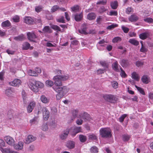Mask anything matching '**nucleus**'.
Instances as JSON below:
<instances>
[{"mask_svg": "<svg viewBox=\"0 0 153 153\" xmlns=\"http://www.w3.org/2000/svg\"><path fill=\"white\" fill-rule=\"evenodd\" d=\"M118 14L116 10H112L109 13V15L111 16H117Z\"/></svg>", "mask_w": 153, "mask_h": 153, "instance_id": "603ef678", "label": "nucleus"}, {"mask_svg": "<svg viewBox=\"0 0 153 153\" xmlns=\"http://www.w3.org/2000/svg\"><path fill=\"white\" fill-rule=\"evenodd\" d=\"M83 123V120L80 118H78V119L76 121V124L78 125H82Z\"/></svg>", "mask_w": 153, "mask_h": 153, "instance_id": "13d9d810", "label": "nucleus"}, {"mask_svg": "<svg viewBox=\"0 0 153 153\" xmlns=\"http://www.w3.org/2000/svg\"><path fill=\"white\" fill-rule=\"evenodd\" d=\"M144 21L147 22L152 23L153 22V19L151 18H147L144 19Z\"/></svg>", "mask_w": 153, "mask_h": 153, "instance_id": "6e6d98bb", "label": "nucleus"}, {"mask_svg": "<svg viewBox=\"0 0 153 153\" xmlns=\"http://www.w3.org/2000/svg\"><path fill=\"white\" fill-rule=\"evenodd\" d=\"M78 118H82L85 121H89L91 119L89 114L86 112L79 114Z\"/></svg>", "mask_w": 153, "mask_h": 153, "instance_id": "0eeeda50", "label": "nucleus"}, {"mask_svg": "<svg viewBox=\"0 0 153 153\" xmlns=\"http://www.w3.org/2000/svg\"><path fill=\"white\" fill-rule=\"evenodd\" d=\"M27 35L28 39L31 41L34 42L35 39L37 38V36L33 32H28Z\"/></svg>", "mask_w": 153, "mask_h": 153, "instance_id": "f8f14e48", "label": "nucleus"}, {"mask_svg": "<svg viewBox=\"0 0 153 153\" xmlns=\"http://www.w3.org/2000/svg\"><path fill=\"white\" fill-rule=\"evenodd\" d=\"M42 9V6H39L35 7V10L37 12H40Z\"/></svg>", "mask_w": 153, "mask_h": 153, "instance_id": "338daca9", "label": "nucleus"}, {"mask_svg": "<svg viewBox=\"0 0 153 153\" xmlns=\"http://www.w3.org/2000/svg\"><path fill=\"white\" fill-rule=\"evenodd\" d=\"M29 86L33 91L37 92L39 91V88H42L44 87V84L40 81L33 80L30 82Z\"/></svg>", "mask_w": 153, "mask_h": 153, "instance_id": "f03ea898", "label": "nucleus"}, {"mask_svg": "<svg viewBox=\"0 0 153 153\" xmlns=\"http://www.w3.org/2000/svg\"><path fill=\"white\" fill-rule=\"evenodd\" d=\"M46 85L48 87H51L53 85V82L51 80H47L45 82Z\"/></svg>", "mask_w": 153, "mask_h": 153, "instance_id": "f704fd0d", "label": "nucleus"}, {"mask_svg": "<svg viewBox=\"0 0 153 153\" xmlns=\"http://www.w3.org/2000/svg\"><path fill=\"white\" fill-rule=\"evenodd\" d=\"M128 20L131 22H136L139 19L138 17L135 14H133L128 17Z\"/></svg>", "mask_w": 153, "mask_h": 153, "instance_id": "f3484780", "label": "nucleus"}, {"mask_svg": "<svg viewBox=\"0 0 153 153\" xmlns=\"http://www.w3.org/2000/svg\"><path fill=\"white\" fill-rule=\"evenodd\" d=\"M43 116L45 120H47L49 117L50 112L48 108L46 107H43L42 108Z\"/></svg>", "mask_w": 153, "mask_h": 153, "instance_id": "423d86ee", "label": "nucleus"}, {"mask_svg": "<svg viewBox=\"0 0 153 153\" xmlns=\"http://www.w3.org/2000/svg\"><path fill=\"white\" fill-rule=\"evenodd\" d=\"M14 148L17 150H21L23 148L24 143L22 141H20L18 143L15 144L13 145Z\"/></svg>", "mask_w": 153, "mask_h": 153, "instance_id": "1a4fd4ad", "label": "nucleus"}, {"mask_svg": "<svg viewBox=\"0 0 153 153\" xmlns=\"http://www.w3.org/2000/svg\"><path fill=\"white\" fill-rule=\"evenodd\" d=\"M43 31L44 33H51V30L49 27L46 26L43 28Z\"/></svg>", "mask_w": 153, "mask_h": 153, "instance_id": "4c0bfd02", "label": "nucleus"}, {"mask_svg": "<svg viewBox=\"0 0 153 153\" xmlns=\"http://www.w3.org/2000/svg\"><path fill=\"white\" fill-rule=\"evenodd\" d=\"M144 65V62L141 61H138L136 62V65L138 67H141Z\"/></svg>", "mask_w": 153, "mask_h": 153, "instance_id": "c03bdc74", "label": "nucleus"}, {"mask_svg": "<svg viewBox=\"0 0 153 153\" xmlns=\"http://www.w3.org/2000/svg\"><path fill=\"white\" fill-rule=\"evenodd\" d=\"M107 3L106 0H102V1H99L97 2V4H102V5H105Z\"/></svg>", "mask_w": 153, "mask_h": 153, "instance_id": "0e129e2a", "label": "nucleus"}, {"mask_svg": "<svg viewBox=\"0 0 153 153\" xmlns=\"http://www.w3.org/2000/svg\"><path fill=\"white\" fill-rule=\"evenodd\" d=\"M12 19L14 22H18L19 21V16H16L13 17Z\"/></svg>", "mask_w": 153, "mask_h": 153, "instance_id": "052dcab7", "label": "nucleus"}, {"mask_svg": "<svg viewBox=\"0 0 153 153\" xmlns=\"http://www.w3.org/2000/svg\"><path fill=\"white\" fill-rule=\"evenodd\" d=\"M79 140L81 142L84 143L87 140V137L83 135H80L79 136Z\"/></svg>", "mask_w": 153, "mask_h": 153, "instance_id": "2f4dec72", "label": "nucleus"}, {"mask_svg": "<svg viewBox=\"0 0 153 153\" xmlns=\"http://www.w3.org/2000/svg\"><path fill=\"white\" fill-rule=\"evenodd\" d=\"M123 140L126 141L128 140L130 138V136L127 135H123L122 136Z\"/></svg>", "mask_w": 153, "mask_h": 153, "instance_id": "4d7b16f0", "label": "nucleus"}, {"mask_svg": "<svg viewBox=\"0 0 153 153\" xmlns=\"http://www.w3.org/2000/svg\"><path fill=\"white\" fill-rule=\"evenodd\" d=\"M79 112V110L77 109H73L70 112L72 117L69 120V123H71L73 122L75 118L77 117Z\"/></svg>", "mask_w": 153, "mask_h": 153, "instance_id": "39448f33", "label": "nucleus"}, {"mask_svg": "<svg viewBox=\"0 0 153 153\" xmlns=\"http://www.w3.org/2000/svg\"><path fill=\"white\" fill-rule=\"evenodd\" d=\"M60 138L62 140L65 139L67 137V132L65 131V132L62 133L60 136Z\"/></svg>", "mask_w": 153, "mask_h": 153, "instance_id": "de8ad7c7", "label": "nucleus"}, {"mask_svg": "<svg viewBox=\"0 0 153 153\" xmlns=\"http://www.w3.org/2000/svg\"><path fill=\"white\" fill-rule=\"evenodd\" d=\"M57 74L58 75L54 76L53 78L54 84L56 86H53V88L55 91L58 93L56 95V99L59 100L64 95V91L65 89L66 88V86L62 87L59 86L62 85L61 81L65 80L66 77L65 76L60 75V74H63L61 70H58L57 71Z\"/></svg>", "mask_w": 153, "mask_h": 153, "instance_id": "f257e3e1", "label": "nucleus"}, {"mask_svg": "<svg viewBox=\"0 0 153 153\" xmlns=\"http://www.w3.org/2000/svg\"><path fill=\"white\" fill-rule=\"evenodd\" d=\"M132 78L137 81H139L140 79V77L138 74L135 72H134L131 74Z\"/></svg>", "mask_w": 153, "mask_h": 153, "instance_id": "393cba45", "label": "nucleus"}, {"mask_svg": "<svg viewBox=\"0 0 153 153\" xmlns=\"http://www.w3.org/2000/svg\"><path fill=\"white\" fill-rule=\"evenodd\" d=\"M110 4L111 8L113 9H116L118 6V2L117 1L111 2Z\"/></svg>", "mask_w": 153, "mask_h": 153, "instance_id": "bb28decb", "label": "nucleus"}, {"mask_svg": "<svg viewBox=\"0 0 153 153\" xmlns=\"http://www.w3.org/2000/svg\"><path fill=\"white\" fill-rule=\"evenodd\" d=\"M119 66L120 67V66L119 65L118 62L117 61L113 62L112 64V69L115 71L117 72H120V70L119 68Z\"/></svg>", "mask_w": 153, "mask_h": 153, "instance_id": "2eb2a0df", "label": "nucleus"}, {"mask_svg": "<svg viewBox=\"0 0 153 153\" xmlns=\"http://www.w3.org/2000/svg\"><path fill=\"white\" fill-rule=\"evenodd\" d=\"M28 74L30 76H36L38 75L37 73L35 71L31 70H30L28 71Z\"/></svg>", "mask_w": 153, "mask_h": 153, "instance_id": "473e14b6", "label": "nucleus"}, {"mask_svg": "<svg viewBox=\"0 0 153 153\" xmlns=\"http://www.w3.org/2000/svg\"><path fill=\"white\" fill-rule=\"evenodd\" d=\"M72 11L74 12H76L79 10V7L78 5H74L71 8Z\"/></svg>", "mask_w": 153, "mask_h": 153, "instance_id": "ea45409f", "label": "nucleus"}, {"mask_svg": "<svg viewBox=\"0 0 153 153\" xmlns=\"http://www.w3.org/2000/svg\"><path fill=\"white\" fill-rule=\"evenodd\" d=\"M141 80L142 82L145 84H147L150 81L149 77L148 75H146L142 76Z\"/></svg>", "mask_w": 153, "mask_h": 153, "instance_id": "dca6fc26", "label": "nucleus"}, {"mask_svg": "<svg viewBox=\"0 0 153 153\" xmlns=\"http://www.w3.org/2000/svg\"><path fill=\"white\" fill-rule=\"evenodd\" d=\"M76 134L82 132V128L81 127H75L74 128Z\"/></svg>", "mask_w": 153, "mask_h": 153, "instance_id": "a18cd8bd", "label": "nucleus"}, {"mask_svg": "<svg viewBox=\"0 0 153 153\" xmlns=\"http://www.w3.org/2000/svg\"><path fill=\"white\" fill-rule=\"evenodd\" d=\"M112 87L114 89H116L118 87V82L115 81H113L111 82Z\"/></svg>", "mask_w": 153, "mask_h": 153, "instance_id": "a19ab883", "label": "nucleus"}, {"mask_svg": "<svg viewBox=\"0 0 153 153\" xmlns=\"http://www.w3.org/2000/svg\"><path fill=\"white\" fill-rule=\"evenodd\" d=\"M21 81L17 79H14L13 81L9 82V84L13 86H19L21 85Z\"/></svg>", "mask_w": 153, "mask_h": 153, "instance_id": "ddd939ff", "label": "nucleus"}, {"mask_svg": "<svg viewBox=\"0 0 153 153\" xmlns=\"http://www.w3.org/2000/svg\"><path fill=\"white\" fill-rule=\"evenodd\" d=\"M88 27V25L87 24L85 23H83L81 26V29L78 30L79 32L81 34H88V33L86 32Z\"/></svg>", "mask_w": 153, "mask_h": 153, "instance_id": "6e6552de", "label": "nucleus"}, {"mask_svg": "<svg viewBox=\"0 0 153 153\" xmlns=\"http://www.w3.org/2000/svg\"><path fill=\"white\" fill-rule=\"evenodd\" d=\"M102 97L105 101L111 103H115L117 100L115 96L111 94L103 95Z\"/></svg>", "mask_w": 153, "mask_h": 153, "instance_id": "20e7f679", "label": "nucleus"}, {"mask_svg": "<svg viewBox=\"0 0 153 153\" xmlns=\"http://www.w3.org/2000/svg\"><path fill=\"white\" fill-rule=\"evenodd\" d=\"M40 99L41 101L45 103H46L49 102V99L48 98L45 96L42 95L40 97Z\"/></svg>", "mask_w": 153, "mask_h": 153, "instance_id": "cd10ccee", "label": "nucleus"}, {"mask_svg": "<svg viewBox=\"0 0 153 153\" xmlns=\"http://www.w3.org/2000/svg\"><path fill=\"white\" fill-rule=\"evenodd\" d=\"M51 27L53 29L56 30L57 31H60V27L57 25H51Z\"/></svg>", "mask_w": 153, "mask_h": 153, "instance_id": "3c124183", "label": "nucleus"}, {"mask_svg": "<svg viewBox=\"0 0 153 153\" xmlns=\"http://www.w3.org/2000/svg\"><path fill=\"white\" fill-rule=\"evenodd\" d=\"M118 25L117 24H113L110 25L108 26L107 28L108 29L111 30L113 29H114L115 27H117Z\"/></svg>", "mask_w": 153, "mask_h": 153, "instance_id": "09e8293b", "label": "nucleus"}, {"mask_svg": "<svg viewBox=\"0 0 153 153\" xmlns=\"http://www.w3.org/2000/svg\"><path fill=\"white\" fill-rule=\"evenodd\" d=\"M75 146V142L71 140H70L68 142V148L69 149H72L74 148Z\"/></svg>", "mask_w": 153, "mask_h": 153, "instance_id": "a878e982", "label": "nucleus"}, {"mask_svg": "<svg viewBox=\"0 0 153 153\" xmlns=\"http://www.w3.org/2000/svg\"><path fill=\"white\" fill-rule=\"evenodd\" d=\"M38 120V117H34L32 120H30V122L31 124H33L37 123Z\"/></svg>", "mask_w": 153, "mask_h": 153, "instance_id": "5fc2aeb1", "label": "nucleus"}, {"mask_svg": "<svg viewBox=\"0 0 153 153\" xmlns=\"http://www.w3.org/2000/svg\"><path fill=\"white\" fill-rule=\"evenodd\" d=\"M111 130L108 127L101 128L100 131V134L102 137L108 138L111 137Z\"/></svg>", "mask_w": 153, "mask_h": 153, "instance_id": "7ed1b4c3", "label": "nucleus"}, {"mask_svg": "<svg viewBox=\"0 0 153 153\" xmlns=\"http://www.w3.org/2000/svg\"><path fill=\"white\" fill-rule=\"evenodd\" d=\"M25 38V37L24 35L23 34H21L15 37L14 39L15 40L19 41L24 40Z\"/></svg>", "mask_w": 153, "mask_h": 153, "instance_id": "c756f323", "label": "nucleus"}, {"mask_svg": "<svg viewBox=\"0 0 153 153\" xmlns=\"http://www.w3.org/2000/svg\"><path fill=\"white\" fill-rule=\"evenodd\" d=\"M100 63L102 66L105 68H108V64L105 61H100Z\"/></svg>", "mask_w": 153, "mask_h": 153, "instance_id": "8fccbe9b", "label": "nucleus"}, {"mask_svg": "<svg viewBox=\"0 0 153 153\" xmlns=\"http://www.w3.org/2000/svg\"><path fill=\"white\" fill-rule=\"evenodd\" d=\"M4 140L9 145L13 146L14 145L15 141L11 137L9 136H6L4 137Z\"/></svg>", "mask_w": 153, "mask_h": 153, "instance_id": "9d476101", "label": "nucleus"}, {"mask_svg": "<svg viewBox=\"0 0 153 153\" xmlns=\"http://www.w3.org/2000/svg\"><path fill=\"white\" fill-rule=\"evenodd\" d=\"M120 64L123 67H126L130 65V62L128 60L123 59Z\"/></svg>", "mask_w": 153, "mask_h": 153, "instance_id": "aec40b11", "label": "nucleus"}, {"mask_svg": "<svg viewBox=\"0 0 153 153\" xmlns=\"http://www.w3.org/2000/svg\"><path fill=\"white\" fill-rule=\"evenodd\" d=\"M10 22L8 20L4 22L1 24V25L2 27H8L10 26Z\"/></svg>", "mask_w": 153, "mask_h": 153, "instance_id": "72a5a7b5", "label": "nucleus"}, {"mask_svg": "<svg viewBox=\"0 0 153 153\" xmlns=\"http://www.w3.org/2000/svg\"><path fill=\"white\" fill-rule=\"evenodd\" d=\"M36 139V137H34L32 135H29L26 139L25 143L27 144H29L32 142L35 141Z\"/></svg>", "mask_w": 153, "mask_h": 153, "instance_id": "4468645a", "label": "nucleus"}, {"mask_svg": "<svg viewBox=\"0 0 153 153\" xmlns=\"http://www.w3.org/2000/svg\"><path fill=\"white\" fill-rule=\"evenodd\" d=\"M41 128L42 130L46 131L48 129V127L47 124L44 123L41 126Z\"/></svg>", "mask_w": 153, "mask_h": 153, "instance_id": "58836bf2", "label": "nucleus"}, {"mask_svg": "<svg viewBox=\"0 0 153 153\" xmlns=\"http://www.w3.org/2000/svg\"><path fill=\"white\" fill-rule=\"evenodd\" d=\"M149 36L148 33L144 32L142 33L139 35L140 38L142 40H144L147 39Z\"/></svg>", "mask_w": 153, "mask_h": 153, "instance_id": "4be33fe9", "label": "nucleus"}, {"mask_svg": "<svg viewBox=\"0 0 153 153\" xmlns=\"http://www.w3.org/2000/svg\"><path fill=\"white\" fill-rule=\"evenodd\" d=\"M133 10V9L131 7H128L126 9V13L127 14H129L130 13L132 12Z\"/></svg>", "mask_w": 153, "mask_h": 153, "instance_id": "bf43d9fd", "label": "nucleus"}, {"mask_svg": "<svg viewBox=\"0 0 153 153\" xmlns=\"http://www.w3.org/2000/svg\"><path fill=\"white\" fill-rule=\"evenodd\" d=\"M147 49L143 45L141 46V47L140 49V51L142 52H146L147 51Z\"/></svg>", "mask_w": 153, "mask_h": 153, "instance_id": "69168bd1", "label": "nucleus"}, {"mask_svg": "<svg viewBox=\"0 0 153 153\" xmlns=\"http://www.w3.org/2000/svg\"><path fill=\"white\" fill-rule=\"evenodd\" d=\"M122 28L124 32L126 33H128L129 30V29L128 28L124 26H122Z\"/></svg>", "mask_w": 153, "mask_h": 153, "instance_id": "774afa93", "label": "nucleus"}, {"mask_svg": "<svg viewBox=\"0 0 153 153\" xmlns=\"http://www.w3.org/2000/svg\"><path fill=\"white\" fill-rule=\"evenodd\" d=\"M36 105V103L34 101L31 102L28 105L27 108V112L30 113L33 110V109L34 107Z\"/></svg>", "mask_w": 153, "mask_h": 153, "instance_id": "9b49d317", "label": "nucleus"}, {"mask_svg": "<svg viewBox=\"0 0 153 153\" xmlns=\"http://www.w3.org/2000/svg\"><path fill=\"white\" fill-rule=\"evenodd\" d=\"M59 9V7L57 5L53 6L51 8V11L53 12H54L55 11Z\"/></svg>", "mask_w": 153, "mask_h": 153, "instance_id": "e2e57ef3", "label": "nucleus"}, {"mask_svg": "<svg viewBox=\"0 0 153 153\" xmlns=\"http://www.w3.org/2000/svg\"><path fill=\"white\" fill-rule=\"evenodd\" d=\"M127 115L126 114H124L122 115L119 118V120L121 122H122L123 121L124 119L126 117Z\"/></svg>", "mask_w": 153, "mask_h": 153, "instance_id": "680f3d73", "label": "nucleus"}, {"mask_svg": "<svg viewBox=\"0 0 153 153\" xmlns=\"http://www.w3.org/2000/svg\"><path fill=\"white\" fill-rule=\"evenodd\" d=\"M121 38L120 37L117 36L114 38L112 40V42L113 43H117L119 41H121Z\"/></svg>", "mask_w": 153, "mask_h": 153, "instance_id": "49530a36", "label": "nucleus"}, {"mask_svg": "<svg viewBox=\"0 0 153 153\" xmlns=\"http://www.w3.org/2000/svg\"><path fill=\"white\" fill-rule=\"evenodd\" d=\"M128 42L132 45L135 46H137L139 44V42L134 39H130L128 41Z\"/></svg>", "mask_w": 153, "mask_h": 153, "instance_id": "c85d7f7f", "label": "nucleus"}, {"mask_svg": "<svg viewBox=\"0 0 153 153\" xmlns=\"http://www.w3.org/2000/svg\"><path fill=\"white\" fill-rule=\"evenodd\" d=\"M14 92V90L13 88H10L6 90L5 94L8 97H12Z\"/></svg>", "mask_w": 153, "mask_h": 153, "instance_id": "a211bd4d", "label": "nucleus"}, {"mask_svg": "<svg viewBox=\"0 0 153 153\" xmlns=\"http://www.w3.org/2000/svg\"><path fill=\"white\" fill-rule=\"evenodd\" d=\"M29 48H30V49H33V47H30V45L28 43L26 42L23 44L22 45V49L23 50H27Z\"/></svg>", "mask_w": 153, "mask_h": 153, "instance_id": "5701e85b", "label": "nucleus"}, {"mask_svg": "<svg viewBox=\"0 0 153 153\" xmlns=\"http://www.w3.org/2000/svg\"><path fill=\"white\" fill-rule=\"evenodd\" d=\"M121 72L120 73V75L123 78H125L127 77V75L126 74L122 68L121 67L120 68Z\"/></svg>", "mask_w": 153, "mask_h": 153, "instance_id": "37998d69", "label": "nucleus"}, {"mask_svg": "<svg viewBox=\"0 0 153 153\" xmlns=\"http://www.w3.org/2000/svg\"><path fill=\"white\" fill-rule=\"evenodd\" d=\"M89 139L91 140H97V137L94 134H90L88 136Z\"/></svg>", "mask_w": 153, "mask_h": 153, "instance_id": "864d4df0", "label": "nucleus"}, {"mask_svg": "<svg viewBox=\"0 0 153 153\" xmlns=\"http://www.w3.org/2000/svg\"><path fill=\"white\" fill-rule=\"evenodd\" d=\"M68 133L70 134H71V136L73 137H74L76 135V132H75V131L74 130V128H71L69 129L68 131Z\"/></svg>", "mask_w": 153, "mask_h": 153, "instance_id": "e433bc0d", "label": "nucleus"}, {"mask_svg": "<svg viewBox=\"0 0 153 153\" xmlns=\"http://www.w3.org/2000/svg\"><path fill=\"white\" fill-rule=\"evenodd\" d=\"M135 87L140 94L143 95H145V94L143 88L138 87L136 85H135Z\"/></svg>", "mask_w": 153, "mask_h": 153, "instance_id": "c9c22d12", "label": "nucleus"}, {"mask_svg": "<svg viewBox=\"0 0 153 153\" xmlns=\"http://www.w3.org/2000/svg\"><path fill=\"white\" fill-rule=\"evenodd\" d=\"M25 23L27 24H32L33 22V19L30 17L25 16L24 18Z\"/></svg>", "mask_w": 153, "mask_h": 153, "instance_id": "6ab92c4d", "label": "nucleus"}, {"mask_svg": "<svg viewBox=\"0 0 153 153\" xmlns=\"http://www.w3.org/2000/svg\"><path fill=\"white\" fill-rule=\"evenodd\" d=\"M0 150L2 153H9L10 149L9 148H3L2 147L0 148Z\"/></svg>", "mask_w": 153, "mask_h": 153, "instance_id": "79ce46f5", "label": "nucleus"}, {"mask_svg": "<svg viewBox=\"0 0 153 153\" xmlns=\"http://www.w3.org/2000/svg\"><path fill=\"white\" fill-rule=\"evenodd\" d=\"M83 16V14L82 13L79 14H76L74 16V19L76 22H79L82 20Z\"/></svg>", "mask_w": 153, "mask_h": 153, "instance_id": "412c9836", "label": "nucleus"}, {"mask_svg": "<svg viewBox=\"0 0 153 153\" xmlns=\"http://www.w3.org/2000/svg\"><path fill=\"white\" fill-rule=\"evenodd\" d=\"M96 16V15L94 13H90L88 14L87 16V19L90 20L94 19Z\"/></svg>", "mask_w": 153, "mask_h": 153, "instance_id": "b1692460", "label": "nucleus"}, {"mask_svg": "<svg viewBox=\"0 0 153 153\" xmlns=\"http://www.w3.org/2000/svg\"><path fill=\"white\" fill-rule=\"evenodd\" d=\"M91 153H97L98 152V149L96 146H94L92 147L90 149Z\"/></svg>", "mask_w": 153, "mask_h": 153, "instance_id": "7c9ffc66", "label": "nucleus"}]
</instances>
